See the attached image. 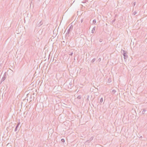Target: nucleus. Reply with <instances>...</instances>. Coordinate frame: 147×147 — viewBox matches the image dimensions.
<instances>
[{
	"label": "nucleus",
	"mask_w": 147,
	"mask_h": 147,
	"mask_svg": "<svg viewBox=\"0 0 147 147\" xmlns=\"http://www.w3.org/2000/svg\"><path fill=\"white\" fill-rule=\"evenodd\" d=\"M121 52L123 55L124 57V59H125V61L127 59L128 57V56L127 55V52L126 51H125L123 49H121Z\"/></svg>",
	"instance_id": "1"
},
{
	"label": "nucleus",
	"mask_w": 147,
	"mask_h": 147,
	"mask_svg": "<svg viewBox=\"0 0 147 147\" xmlns=\"http://www.w3.org/2000/svg\"><path fill=\"white\" fill-rule=\"evenodd\" d=\"M73 26L72 25H71L70 26L69 29L68 30L67 33L66 34V35H67V34H70V32L72 30V28Z\"/></svg>",
	"instance_id": "2"
},
{
	"label": "nucleus",
	"mask_w": 147,
	"mask_h": 147,
	"mask_svg": "<svg viewBox=\"0 0 147 147\" xmlns=\"http://www.w3.org/2000/svg\"><path fill=\"white\" fill-rule=\"evenodd\" d=\"M20 124V123L19 122V123H18L17 125H16V128L14 130L16 132L17 131H19V129H20V127H19V126Z\"/></svg>",
	"instance_id": "3"
},
{
	"label": "nucleus",
	"mask_w": 147,
	"mask_h": 147,
	"mask_svg": "<svg viewBox=\"0 0 147 147\" xmlns=\"http://www.w3.org/2000/svg\"><path fill=\"white\" fill-rule=\"evenodd\" d=\"M7 78V76L6 74V72H5L3 76V77H2V78L1 79V82L0 84H1L2 82H3L6 78Z\"/></svg>",
	"instance_id": "4"
},
{
	"label": "nucleus",
	"mask_w": 147,
	"mask_h": 147,
	"mask_svg": "<svg viewBox=\"0 0 147 147\" xmlns=\"http://www.w3.org/2000/svg\"><path fill=\"white\" fill-rule=\"evenodd\" d=\"M43 23L42 22V21H41L39 23V24H37V26L38 27H40L42 24Z\"/></svg>",
	"instance_id": "5"
},
{
	"label": "nucleus",
	"mask_w": 147,
	"mask_h": 147,
	"mask_svg": "<svg viewBox=\"0 0 147 147\" xmlns=\"http://www.w3.org/2000/svg\"><path fill=\"white\" fill-rule=\"evenodd\" d=\"M93 138H94V137L93 136L91 137L90 138V139L89 140H87L86 142H90L93 139Z\"/></svg>",
	"instance_id": "6"
},
{
	"label": "nucleus",
	"mask_w": 147,
	"mask_h": 147,
	"mask_svg": "<svg viewBox=\"0 0 147 147\" xmlns=\"http://www.w3.org/2000/svg\"><path fill=\"white\" fill-rule=\"evenodd\" d=\"M95 28H96V27L94 26L92 28V31H91L92 33H93L95 31Z\"/></svg>",
	"instance_id": "7"
},
{
	"label": "nucleus",
	"mask_w": 147,
	"mask_h": 147,
	"mask_svg": "<svg viewBox=\"0 0 147 147\" xmlns=\"http://www.w3.org/2000/svg\"><path fill=\"white\" fill-rule=\"evenodd\" d=\"M147 110L145 109H144L142 111V114H145V112Z\"/></svg>",
	"instance_id": "8"
},
{
	"label": "nucleus",
	"mask_w": 147,
	"mask_h": 147,
	"mask_svg": "<svg viewBox=\"0 0 147 147\" xmlns=\"http://www.w3.org/2000/svg\"><path fill=\"white\" fill-rule=\"evenodd\" d=\"M93 24H95L96 22V21L95 19H94L93 21Z\"/></svg>",
	"instance_id": "9"
},
{
	"label": "nucleus",
	"mask_w": 147,
	"mask_h": 147,
	"mask_svg": "<svg viewBox=\"0 0 147 147\" xmlns=\"http://www.w3.org/2000/svg\"><path fill=\"white\" fill-rule=\"evenodd\" d=\"M95 60H96L95 59V58H94L91 61V62H92V63H93V62H94L95 61Z\"/></svg>",
	"instance_id": "10"
},
{
	"label": "nucleus",
	"mask_w": 147,
	"mask_h": 147,
	"mask_svg": "<svg viewBox=\"0 0 147 147\" xmlns=\"http://www.w3.org/2000/svg\"><path fill=\"white\" fill-rule=\"evenodd\" d=\"M103 98L102 97L100 99V103L102 102H103Z\"/></svg>",
	"instance_id": "11"
},
{
	"label": "nucleus",
	"mask_w": 147,
	"mask_h": 147,
	"mask_svg": "<svg viewBox=\"0 0 147 147\" xmlns=\"http://www.w3.org/2000/svg\"><path fill=\"white\" fill-rule=\"evenodd\" d=\"M61 141L63 143H64L65 142V140L64 139H62L61 140Z\"/></svg>",
	"instance_id": "12"
},
{
	"label": "nucleus",
	"mask_w": 147,
	"mask_h": 147,
	"mask_svg": "<svg viewBox=\"0 0 147 147\" xmlns=\"http://www.w3.org/2000/svg\"><path fill=\"white\" fill-rule=\"evenodd\" d=\"M81 96L80 95V96H78L77 97V98L78 99H81Z\"/></svg>",
	"instance_id": "13"
},
{
	"label": "nucleus",
	"mask_w": 147,
	"mask_h": 147,
	"mask_svg": "<svg viewBox=\"0 0 147 147\" xmlns=\"http://www.w3.org/2000/svg\"><path fill=\"white\" fill-rule=\"evenodd\" d=\"M112 92L114 94L116 92V91L115 90H112Z\"/></svg>",
	"instance_id": "14"
},
{
	"label": "nucleus",
	"mask_w": 147,
	"mask_h": 147,
	"mask_svg": "<svg viewBox=\"0 0 147 147\" xmlns=\"http://www.w3.org/2000/svg\"><path fill=\"white\" fill-rule=\"evenodd\" d=\"M137 13V12H136V11H135L133 13V15H134V16Z\"/></svg>",
	"instance_id": "15"
},
{
	"label": "nucleus",
	"mask_w": 147,
	"mask_h": 147,
	"mask_svg": "<svg viewBox=\"0 0 147 147\" xmlns=\"http://www.w3.org/2000/svg\"><path fill=\"white\" fill-rule=\"evenodd\" d=\"M136 2H134L133 3V6H135V5H136Z\"/></svg>",
	"instance_id": "16"
},
{
	"label": "nucleus",
	"mask_w": 147,
	"mask_h": 147,
	"mask_svg": "<svg viewBox=\"0 0 147 147\" xmlns=\"http://www.w3.org/2000/svg\"><path fill=\"white\" fill-rule=\"evenodd\" d=\"M116 19H114L112 21V23H114Z\"/></svg>",
	"instance_id": "17"
},
{
	"label": "nucleus",
	"mask_w": 147,
	"mask_h": 147,
	"mask_svg": "<svg viewBox=\"0 0 147 147\" xmlns=\"http://www.w3.org/2000/svg\"><path fill=\"white\" fill-rule=\"evenodd\" d=\"M73 54V52H71L69 54V55L70 56H72Z\"/></svg>",
	"instance_id": "18"
},
{
	"label": "nucleus",
	"mask_w": 147,
	"mask_h": 147,
	"mask_svg": "<svg viewBox=\"0 0 147 147\" xmlns=\"http://www.w3.org/2000/svg\"><path fill=\"white\" fill-rule=\"evenodd\" d=\"M99 41L100 42H102V39H100L99 40Z\"/></svg>",
	"instance_id": "19"
},
{
	"label": "nucleus",
	"mask_w": 147,
	"mask_h": 147,
	"mask_svg": "<svg viewBox=\"0 0 147 147\" xmlns=\"http://www.w3.org/2000/svg\"><path fill=\"white\" fill-rule=\"evenodd\" d=\"M89 96H88V97H87V100H89Z\"/></svg>",
	"instance_id": "20"
},
{
	"label": "nucleus",
	"mask_w": 147,
	"mask_h": 147,
	"mask_svg": "<svg viewBox=\"0 0 147 147\" xmlns=\"http://www.w3.org/2000/svg\"><path fill=\"white\" fill-rule=\"evenodd\" d=\"M98 60L99 61H101V58H99V59H98Z\"/></svg>",
	"instance_id": "21"
},
{
	"label": "nucleus",
	"mask_w": 147,
	"mask_h": 147,
	"mask_svg": "<svg viewBox=\"0 0 147 147\" xmlns=\"http://www.w3.org/2000/svg\"><path fill=\"white\" fill-rule=\"evenodd\" d=\"M83 21V20H81V22H82Z\"/></svg>",
	"instance_id": "22"
},
{
	"label": "nucleus",
	"mask_w": 147,
	"mask_h": 147,
	"mask_svg": "<svg viewBox=\"0 0 147 147\" xmlns=\"http://www.w3.org/2000/svg\"><path fill=\"white\" fill-rule=\"evenodd\" d=\"M142 138V136H141L140 137V138Z\"/></svg>",
	"instance_id": "23"
},
{
	"label": "nucleus",
	"mask_w": 147,
	"mask_h": 147,
	"mask_svg": "<svg viewBox=\"0 0 147 147\" xmlns=\"http://www.w3.org/2000/svg\"><path fill=\"white\" fill-rule=\"evenodd\" d=\"M146 113L147 114V112L146 113Z\"/></svg>",
	"instance_id": "24"
}]
</instances>
